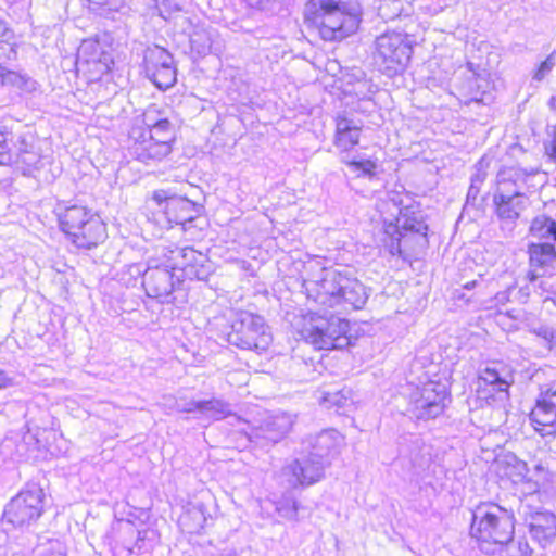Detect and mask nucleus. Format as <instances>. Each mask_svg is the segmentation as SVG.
Instances as JSON below:
<instances>
[{
    "label": "nucleus",
    "mask_w": 556,
    "mask_h": 556,
    "mask_svg": "<svg viewBox=\"0 0 556 556\" xmlns=\"http://www.w3.org/2000/svg\"><path fill=\"white\" fill-rule=\"evenodd\" d=\"M529 255L531 265L536 267L543 268L556 262V250L549 242L530 244Z\"/></svg>",
    "instance_id": "nucleus-23"
},
{
    "label": "nucleus",
    "mask_w": 556,
    "mask_h": 556,
    "mask_svg": "<svg viewBox=\"0 0 556 556\" xmlns=\"http://www.w3.org/2000/svg\"><path fill=\"white\" fill-rule=\"evenodd\" d=\"M298 509H299V505L296 502H291V503H287L285 505H282L278 510L279 511H285L286 515L291 513V514H296L298 513Z\"/></svg>",
    "instance_id": "nucleus-38"
},
{
    "label": "nucleus",
    "mask_w": 556,
    "mask_h": 556,
    "mask_svg": "<svg viewBox=\"0 0 556 556\" xmlns=\"http://www.w3.org/2000/svg\"><path fill=\"white\" fill-rule=\"evenodd\" d=\"M96 215L86 206L71 205L59 215L61 229L70 237L71 232L78 231L89 220V217H94Z\"/></svg>",
    "instance_id": "nucleus-21"
},
{
    "label": "nucleus",
    "mask_w": 556,
    "mask_h": 556,
    "mask_svg": "<svg viewBox=\"0 0 556 556\" xmlns=\"http://www.w3.org/2000/svg\"><path fill=\"white\" fill-rule=\"evenodd\" d=\"M530 233L540 240L556 241V220L545 214L538 215L531 222Z\"/></svg>",
    "instance_id": "nucleus-24"
},
{
    "label": "nucleus",
    "mask_w": 556,
    "mask_h": 556,
    "mask_svg": "<svg viewBox=\"0 0 556 556\" xmlns=\"http://www.w3.org/2000/svg\"><path fill=\"white\" fill-rule=\"evenodd\" d=\"M413 47L406 36L400 33H384L376 39L374 60L379 71L392 77L407 66Z\"/></svg>",
    "instance_id": "nucleus-9"
},
{
    "label": "nucleus",
    "mask_w": 556,
    "mask_h": 556,
    "mask_svg": "<svg viewBox=\"0 0 556 556\" xmlns=\"http://www.w3.org/2000/svg\"><path fill=\"white\" fill-rule=\"evenodd\" d=\"M384 248L391 255L408 260L424 253L428 245V225L420 212H410L408 207L401 210L396 223L384 226L382 239Z\"/></svg>",
    "instance_id": "nucleus-5"
},
{
    "label": "nucleus",
    "mask_w": 556,
    "mask_h": 556,
    "mask_svg": "<svg viewBox=\"0 0 556 556\" xmlns=\"http://www.w3.org/2000/svg\"><path fill=\"white\" fill-rule=\"evenodd\" d=\"M538 169L511 167L497 175V189L493 194L494 213L497 219L507 226H514L528 207V197L523 192L527 179L535 176Z\"/></svg>",
    "instance_id": "nucleus-6"
},
{
    "label": "nucleus",
    "mask_w": 556,
    "mask_h": 556,
    "mask_svg": "<svg viewBox=\"0 0 556 556\" xmlns=\"http://www.w3.org/2000/svg\"><path fill=\"white\" fill-rule=\"evenodd\" d=\"M298 332L300 339L316 351H343L353 346L358 339L353 324L326 306L323 312L302 314Z\"/></svg>",
    "instance_id": "nucleus-1"
},
{
    "label": "nucleus",
    "mask_w": 556,
    "mask_h": 556,
    "mask_svg": "<svg viewBox=\"0 0 556 556\" xmlns=\"http://www.w3.org/2000/svg\"><path fill=\"white\" fill-rule=\"evenodd\" d=\"M153 200L159 205L164 204V213L169 223L185 225L192 222L200 212V206L186 197L169 195L166 190H155Z\"/></svg>",
    "instance_id": "nucleus-13"
},
{
    "label": "nucleus",
    "mask_w": 556,
    "mask_h": 556,
    "mask_svg": "<svg viewBox=\"0 0 556 556\" xmlns=\"http://www.w3.org/2000/svg\"><path fill=\"white\" fill-rule=\"evenodd\" d=\"M78 249L90 250L103 242L106 238V227L99 215L89 217L78 231L71 232L68 237Z\"/></svg>",
    "instance_id": "nucleus-17"
},
{
    "label": "nucleus",
    "mask_w": 556,
    "mask_h": 556,
    "mask_svg": "<svg viewBox=\"0 0 556 556\" xmlns=\"http://www.w3.org/2000/svg\"><path fill=\"white\" fill-rule=\"evenodd\" d=\"M349 401V392L344 389L326 392L321 397V403H324L327 408H340L348 404Z\"/></svg>",
    "instance_id": "nucleus-30"
},
{
    "label": "nucleus",
    "mask_w": 556,
    "mask_h": 556,
    "mask_svg": "<svg viewBox=\"0 0 556 556\" xmlns=\"http://www.w3.org/2000/svg\"><path fill=\"white\" fill-rule=\"evenodd\" d=\"M98 49H99V43L96 41H91V40H85L80 46L81 52L92 50L93 55L91 58V61H99L105 67V71H108L110 68L109 64H108V61L110 59L102 52L98 53Z\"/></svg>",
    "instance_id": "nucleus-33"
},
{
    "label": "nucleus",
    "mask_w": 556,
    "mask_h": 556,
    "mask_svg": "<svg viewBox=\"0 0 556 556\" xmlns=\"http://www.w3.org/2000/svg\"><path fill=\"white\" fill-rule=\"evenodd\" d=\"M144 126H132L129 131V152L147 165L161 162L173 151L175 125L154 105L143 113Z\"/></svg>",
    "instance_id": "nucleus-2"
},
{
    "label": "nucleus",
    "mask_w": 556,
    "mask_h": 556,
    "mask_svg": "<svg viewBox=\"0 0 556 556\" xmlns=\"http://www.w3.org/2000/svg\"><path fill=\"white\" fill-rule=\"evenodd\" d=\"M414 263L417 265V266H422L424 265V262L419 258H415L414 260Z\"/></svg>",
    "instance_id": "nucleus-44"
},
{
    "label": "nucleus",
    "mask_w": 556,
    "mask_h": 556,
    "mask_svg": "<svg viewBox=\"0 0 556 556\" xmlns=\"http://www.w3.org/2000/svg\"><path fill=\"white\" fill-rule=\"evenodd\" d=\"M188 251H189L190 253H193V252H194L192 249H188ZM186 255H187V249H185V250H184V256H186Z\"/></svg>",
    "instance_id": "nucleus-46"
},
{
    "label": "nucleus",
    "mask_w": 556,
    "mask_h": 556,
    "mask_svg": "<svg viewBox=\"0 0 556 556\" xmlns=\"http://www.w3.org/2000/svg\"><path fill=\"white\" fill-rule=\"evenodd\" d=\"M493 472L498 481H515V479L520 476L519 468L516 464L501 459H495Z\"/></svg>",
    "instance_id": "nucleus-27"
},
{
    "label": "nucleus",
    "mask_w": 556,
    "mask_h": 556,
    "mask_svg": "<svg viewBox=\"0 0 556 556\" xmlns=\"http://www.w3.org/2000/svg\"><path fill=\"white\" fill-rule=\"evenodd\" d=\"M13 30L8 26V24L3 20L0 18V52H2V47L4 45L15 46L14 43L10 42V40L13 39Z\"/></svg>",
    "instance_id": "nucleus-35"
},
{
    "label": "nucleus",
    "mask_w": 556,
    "mask_h": 556,
    "mask_svg": "<svg viewBox=\"0 0 556 556\" xmlns=\"http://www.w3.org/2000/svg\"><path fill=\"white\" fill-rule=\"evenodd\" d=\"M287 473L294 484L311 485L320 478V467L313 460H294L287 467Z\"/></svg>",
    "instance_id": "nucleus-20"
},
{
    "label": "nucleus",
    "mask_w": 556,
    "mask_h": 556,
    "mask_svg": "<svg viewBox=\"0 0 556 556\" xmlns=\"http://www.w3.org/2000/svg\"><path fill=\"white\" fill-rule=\"evenodd\" d=\"M513 371L504 367H485L478 374L475 391L477 407L505 408L510 401Z\"/></svg>",
    "instance_id": "nucleus-8"
},
{
    "label": "nucleus",
    "mask_w": 556,
    "mask_h": 556,
    "mask_svg": "<svg viewBox=\"0 0 556 556\" xmlns=\"http://www.w3.org/2000/svg\"><path fill=\"white\" fill-rule=\"evenodd\" d=\"M214 33L202 27L195 28L190 35L191 50L198 56H205L213 50Z\"/></svg>",
    "instance_id": "nucleus-25"
},
{
    "label": "nucleus",
    "mask_w": 556,
    "mask_h": 556,
    "mask_svg": "<svg viewBox=\"0 0 556 556\" xmlns=\"http://www.w3.org/2000/svg\"><path fill=\"white\" fill-rule=\"evenodd\" d=\"M527 416L538 435L556 437V383L540 389Z\"/></svg>",
    "instance_id": "nucleus-11"
},
{
    "label": "nucleus",
    "mask_w": 556,
    "mask_h": 556,
    "mask_svg": "<svg viewBox=\"0 0 556 556\" xmlns=\"http://www.w3.org/2000/svg\"><path fill=\"white\" fill-rule=\"evenodd\" d=\"M249 5L261 11L275 12L278 0H248Z\"/></svg>",
    "instance_id": "nucleus-36"
},
{
    "label": "nucleus",
    "mask_w": 556,
    "mask_h": 556,
    "mask_svg": "<svg viewBox=\"0 0 556 556\" xmlns=\"http://www.w3.org/2000/svg\"><path fill=\"white\" fill-rule=\"evenodd\" d=\"M345 164L353 170V172H361L359 175H363L365 177H368L372 179L376 176V169H377V163L372 160H351V161H344Z\"/></svg>",
    "instance_id": "nucleus-29"
},
{
    "label": "nucleus",
    "mask_w": 556,
    "mask_h": 556,
    "mask_svg": "<svg viewBox=\"0 0 556 556\" xmlns=\"http://www.w3.org/2000/svg\"><path fill=\"white\" fill-rule=\"evenodd\" d=\"M514 511L494 501L478 503L471 513L469 535L480 545L503 546L515 536Z\"/></svg>",
    "instance_id": "nucleus-4"
},
{
    "label": "nucleus",
    "mask_w": 556,
    "mask_h": 556,
    "mask_svg": "<svg viewBox=\"0 0 556 556\" xmlns=\"http://www.w3.org/2000/svg\"><path fill=\"white\" fill-rule=\"evenodd\" d=\"M174 63L173 55L160 46L148 47L143 52L144 73H155L159 68Z\"/></svg>",
    "instance_id": "nucleus-22"
},
{
    "label": "nucleus",
    "mask_w": 556,
    "mask_h": 556,
    "mask_svg": "<svg viewBox=\"0 0 556 556\" xmlns=\"http://www.w3.org/2000/svg\"><path fill=\"white\" fill-rule=\"evenodd\" d=\"M367 301V292L359 280H351L350 283L330 293L323 302L327 308L342 313H349L363 308Z\"/></svg>",
    "instance_id": "nucleus-14"
},
{
    "label": "nucleus",
    "mask_w": 556,
    "mask_h": 556,
    "mask_svg": "<svg viewBox=\"0 0 556 556\" xmlns=\"http://www.w3.org/2000/svg\"><path fill=\"white\" fill-rule=\"evenodd\" d=\"M548 106L552 110H556V96L551 97V99L548 100Z\"/></svg>",
    "instance_id": "nucleus-43"
},
{
    "label": "nucleus",
    "mask_w": 556,
    "mask_h": 556,
    "mask_svg": "<svg viewBox=\"0 0 556 556\" xmlns=\"http://www.w3.org/2000/svg\"><path fill=\"white\" fill-rule=\"evenodd\" d=\"M195 408L199 410H211L214 408L213 401H202L195 404Z\"/></svg>",
    "instance_id": "nucleus-41"
},
{
    "label": "nucleus",
    "mask_w": 556,
    "mask_h": 556,
    "mask_svg": "<svg viewBox=\"0 0 556 556\" xmlns=\"http://www.w3.org/2000/svg\"><path fill=\"white\" fill-rule=\"evenodd\" d=\"M529 531L534 540L541 544L551 542L556 538V516L547 511H536L530 516Z\"/></svg>",
    "instance_id": "nucleus-18"
},
{
    "label": "nucleus",
    "mask_w": 556,
    "mask_h": 556,
    "mask_svg": "<svg viewBox=\"0 0 556 556\" xmlns=\"http://www.w3.org/2000/svg\"><path fill=\"white\" fill-rule=\"evenodd\" d=\"M485 179V174L477 173L471 177V184L469 186L467 197H466V205L477 206V200L480 193V187Z\"/></svg>",
    "instance_id": "nucleus-32"
},
{
    "label": "nucleus",
    "mask_w": 556,
    "mask_h": 556,
    "mask_svg": "<svg viewBox=\"0 0 556 556\" xmlns=\"http://www.w3.org/2000/svg\"><path fill=\"white\" fill-rule=\"evenodd\" d=\"M528 278L535 279V278H539V276H538V275H535V274H532V273H531V274H529V277H528Z\"/></svg>",
    "instance_id": "nucleus-45"
},
{
    "label": "nucleus",
    "mask_w": 556,
    "mask_h": 556,
    "mask_svg": "<svg viewBox=\"0 0 556 556\" xmlns=\"http://www.w3.org/2000/svg\"><path fill=\"white\" fill-rule=\"evenodd\" d=\"M321 271L325 273V275L321 277L323 279H326L328 277L336 278L337 273L334 270L327 269L326 267H323Z\"/></svg>",
    "instance_id": "nucleus-42"
},
{
    "label": "nucleus",
    "mask_w": 556,
    "mask_h": 556,
    "mask_svg": "<svg viewBox=\"0 0 556 556\" xmlns=\"http://www.w3.org/2000/svg\"><path fill=\"white\" fill-rule=\"evenodd\" d=\"M40 160L33 131L15 132L5 121H0V166L15 165L25 173L36 168Z\"/></svg>",
    "instance_id": "nucleus-7"
},
{
    "label": "nucleus",
    "mask_w": 556,
    "mask_h": 556,
    "mask_svg": "<svg viewBox=\"0 0 556 556\" xmlns=\"http://www.w3.org/2000/svg\"><path fill=\"white\" fill-rule=\"evenodd\" d=\"M554 66L555 54L552 53L549 56L546 58V60L540 63L539 67L536 68L533 75V78L536 80H542L553 70Z\"/></svg>",
    "instance_id": "nucleus-34"
},
{
    "label": "nucleus",
    "mask_w": 556,
    "mask_h": 556,
    "mask_svg": "<svg viewBox=\"0 0 556 556\" xmlns=\"http://www.w3.org/2000/svg\"><path fill=\"white\" fill-rule=\"evenodd\" d=\"M46 494L38 484H27L7 504L2 520L13 527L28 526L45 511Z\"/></svg>",
    "instance_id": "nucleus-10"
},
{
    "label": "nucleus",
    "mask_w": 556,
    "mask_h": 556,
    "mask_svg": "<svg viewBox=\"0 0 556 556\" xmlns=\"http://www.w3.org/2000/svg\"><path fill=\"white\" fill-rule=\"evenodd\" d=\"M544 153L552 163H556V125L546 126V138L543 141Z\"/></svg>",
    "instance_id": "nucleus-31"
},
{
    "label": "nucleus",
    "mask_w": 556,
    "mask_h": 556,
    "mask_svg": "<svg viewBox=\"0 0 556 556\" xmlns=\"http://www.w3.org/2000/svg\"><path fill=\"white\" fill-rule=\"evenodd\" d=\"M375 106V103L370 98L362 99L356 110L370 111Z\"/></svg>",
    "instance_id": "nucleus-40"
},
{
    "label": "nucleus",
    "mask_w": 556,
    "mask_h": 556,
    "mask_svg": "<svg viewBox=\"0 0 556 556\" xmlns=\"http://www.w3.org/2000/svg\"><path fill=\"white\" fill-rule=\"evenodd\" d=\"M361 15L357 4H349L344 0H309L304 9L305 23L315 27L326 41L342 40L354 34Z\"/></svg>",
    "instance_id": "nucleus-3"
},
{
    "label": "nucleus",
    "mask_w": 556,
    "mask_h": 556,
    "mask_svg": "<svg viewBox=\"0 0 556 556\" xmlns=\"http://www.w3.org/2000/svg\"><path fill=\"white\" fill-rule=\"evenodd\" d=\"M17 50L16 46L2 47L0 52V85L4 87L16 88L24 92H33L37 89V81L27 74L10 71L5 64L10 61L16 60Z\"/></svg>",
    "instance_id": "nucleus-16"
},
{
    "label": "nucleus",
    "mask_w": 556,
    "mask_h": 556,
    "mask_svg": "<svg viewBox=\"0 0 556 556\" xmlns=\"http://www.w3.org/2000/svg\"><path fill=\"white\" fill-rule=\"evenodd\" d=\"M452 396L448 388L439 381H427L415 400L416 417L431 420L443 415Z\"/></svg>",
    "instance_id": "nucleus-12"
},
{
    "label": "nucleus",
    "mask_w": 556,
    "mask_h": 556,
    "mask_svg": "<svg viewBox=\"0 0 556 556\" xmlns=\"http://www.w3.org/2000/svg\"><path fill=\"white\" fill-rule=\"evenodd\" d=\"M247 331H248V334H250V336H252L253 333H260V336H261L260 342H256V341L247 342V345L249 349L258 350V349L265 348V345L267 344L265 331H258V329L252 328V327H248Z\"/></svg>",
    "instance_id": "nucleus-37"
},
{
    "label": "nucleus",
    "mask_w": 556,
    "mask_h": 556,
    "mask_svg": "<svg viewBox=\"0 0 556 556\" xmlns=\"http://www.w3.org/2000/svg\"><path fill=\"white\" fill-rule=\"evenodd\" d=\"M552 342H553L554 346H556V336L553 338Z\"/></svg>",
    "instance_id": "nucleus-47"
},
{
    "label": "nucleus",
    "mask_w": 556,
    "mask_h": 556,
    "mask_svg": "<svg viewBox=\"0 0 556 556\" xmlns=\"http://www.w3.org/2000/svg\"><path fill=\"white\" fill-rule=\"evenodd\" d=\"M129 278H200L194 266L188 265L178 268L172 265H159L155 262H140L128 265L127 273Z\"/></svg>",
    "instance_id": "nucleus-15"
},
{
    "label": "nucleus",
    "mask_w": 556,
    "mask_h": 556,
    "mask_svg": "<svg viewBox=\"0 0 556 556\" xmlns=\"http://www.w3.org/2000/svg\"><path fill=\"white\" fill-rule=\"evenodd\" d=\"M362 127L363 125L359 121L356 122L345 116L338 117L336 126V146L348 150L357 144Z\"/></svg>",
    "instance_id": "nucleus-19"
},
{
    "label": "nucleus",
    "mask_w": 556,
    "mask_h": 556,
    "mask_svg": "<svg viewBox=\"0 0 556 556\" xmlns=\"http://www.w3.org/2000/svg\"><path fill=\"white\" fill-rule=\"evenodd\" d=\"M147 77L161 90L170 88L176 83V67L174 63L159 68L155 73L147 72Z\"/></svg>",
    "instance_id": "nucleus-26"
},
{
    "label": "nucleus",
    "mask_w": 556,
    "mask_h": 556,
    "mask_svg": "<svg viewBox=\"0 0 556 556\" xmlns=\"http://www.w3.org/2000/svg\"><path fill=\"white\" fill-rule=\"evenodd\" d=\"M88 7L96 14L109 17L124 7L125 0H87Z\"/></svg>",
    "instance_id": "nucleus-28"
},
{
    "label": "nucleus",
    "mask_w": 556,
    "mask_h": 556,
    "mask_svg": "<svg viewBox=\"0 0 556 556\" xmlns=\"http://www.w3.org/2000/svg\"><path fill=\"white\" fill-rule=\"evenodd\" d=\"M388 5H389L388 3H384V4L379 5V8H378V13H379V15H380L382 18L391 20V18H393L394 16H396V15H397V12H394V13H392V14H388V13H387V7H388ZM396 11H399V9H397V8H396Z\"/></svg>",
    "instance_id": "nucleus-39"
}]
</instances>
